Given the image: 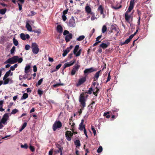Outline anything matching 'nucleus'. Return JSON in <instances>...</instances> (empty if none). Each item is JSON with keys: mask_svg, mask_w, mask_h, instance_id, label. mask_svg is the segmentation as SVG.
I'll return each mask as SVG.
<instances>
[{"mask_svg": "<svg viewBox=\"0 0 155 155\" xmlns=\"http://www.w3.org/2000/svg\"><path fill=\"white\" fill-rule=\"evenodd\" d=\"M29 148L32 152H33L35 151V148L34 146L30 145L29 146Z\"/></svg>", "mask_w": 155, "mask_h": 155, "instance_id": "nucleus-48", "label": "nucleus"}, {"mask_svg": "<svg viewBox=\"0 0 155 155\" xmlns=\"http://www.w3.org/2000/svg\"><path fill=\"white\" fill-rule=\"evenodd\" d=\"M15 51V46H13L12 48L10 50V52L11 54H13Z\"/></svg>", "mask_w": 155, "mask_h": 155, "instance_id": "nucleus-43", "label": "nucleus"}, {"mask_svg": "<svg viewBox=\"0 0 155 155\" xmlns=\"http://www.w3.org/2000/svg\"><path fill=\"white\" fill-rule=\"evenodd\" d=\"M102 37V35H100L98 36L96 38V41H99V40Z\"/></svg>", "mask_w": 155, "mask_h": 155, "instance_id": "nucleus-60", "label": "nucleus"}, {"mask_svg": "<svg viewBox=\"0 0 155 155\" xmlns=\"http://www.w3.org/2000/svg\"><path fill=\"white\" fill-rule=\"evenodd\" d=\"M111 31H110V33H112L114 32H117V34L116 35V36H117V35L118 33H119V29L117 28L116 27L115 25H111Z\"/></svg>", "mask_w": 155, "mask_h": 155, "instance_id": "nucleus-8", "label": "nucleus"}, {"mask_svg": "<svg viewBox=\"0 0 155 155\" xmlns=\"http://www.w3.org/2000/svg\"><path fill=\"white\" fill-rule=\"evenodd\" d=\"M57 30L58 32L61 33L63 32V28L60 25H58L57 27Z\"/></svg>", "mask_w": 155, "mask_h": 155, "instance_id": "nucleus-21", "label": "nucleus"}, {"mask_svg": "<svg viewBox=\"0 0 155 155\" xmlns=\"http://www.w3.org/2000/svg\"><path fill=\"white\" fill-rule=\"evenodd\" d=\"M72 34L71 33H69L68 35H66L65 36V39L66 42L70 41V40L72 38Z\"/></svg>", "mask_w": 155, "mask_h": 155, "instance_id": "nucleus-16", "label": "nucleus"}, {"mask_svg": "<svg viewBox=\"0 0 155 155\" xmlns=\"http://www.w3.org/2000/svg\"><path fill=\"white\" fill-rule=\"evenodd\" d=\"M110 43L109 42H107V43H105L104 42H102L101 44L100 45V47L103 49H105L109 45Z\"/></svg>", "mask_w": 155, "mask_h": 155, "instance_id": "nucleus-14", "label": "nucleus"}, {"mask_svg": "<svg viewBox=\"0 0 155 155\" xmlns=\"http://www.w3.org/2000/svg\"><path fill=\"white\" fill-rule=\"evenodd\" d=\"M18 66V64H15L14 66H12L10 67V69L11 71H13L15 70V68H16Z\"/></svg>", "mask_w": 155, "mask_h": 155, "instance_id": "nucleus-41", "label": "nucleus"}, {"mask_svg": "<svg viewBox=\"0 0 155 155\" xmlns=\"http://www.w3.org/2000/svg\"><path fill=\"white\" fill-rule=\"evenodd\" d=\"M37 92L38 94L40 96H41L43 93V91L39 89L38 90Z\"/></svg>", "mask_w": 155, "mask_h": 155, "instance_id": "nucleus-49", "label": "nucleus"}, {"mask_svg": "<svg viewBox=\"0 0 155 155\" xmlns=\"http://www.w3.org/2000/svg\"><path fill=\"white\" fill-rule=\"evenodd\" d=\"M68 25L70 27H74L75 26V20L73 17H72V18L69 20L68 22Z\"/></svg>", "mask_w": 155, "mask_h": 155, "instance_id": "nucleus-12", "label": "nucleus"}, {"mask_svg": "<svg viewBox=\"0 0 155 155\" xmlns=\"http://www.w3.org/2000/svg\"><path fill=\"white\" fill-rule=\"evenodd\" d=\"M101 41H97L95 42L93 45V46L94 47L96 46L99 43H100Z\"/></svg>", "mask_w": 155, "mask_h": 155, "instance_id": "nucleus-62", "label": "nucleus"}, {"mask_svg": "<svg viewBox=\"0 0 155 155\" xmlns=\"http://www.w3.org/2000/svg\"><path fill=\"white\" fill-rule=\"evenodd\" d=\"M93 91L92 87H91L89 89L87 92H86L85 93L91 94H92V91Z\"/></svg>", "mask_w": 155, "mask_h": 155, "instance_id": "nucleus-33", "label": "nucleus"}, {"mask_svg": "<svg viewBox=\"0 0 155 155\" xmlns=\"http://www.w3.org/2000/svg\"><path fill=\"white\" fill-rule=\"evenodd\" d=\"M62 126V124L60 121L56 120L53 125L52 129L55 131L58 129L60 128Z\"/></svg>", "mask_w": 155, "mask_h": 155, "instance_id": "nucleus-2", "label": "nucleus"}, {"mask_svg": "<svg viewBox=\"0 0 155 155\" xmlns=\"http://www.w3.org/2000/svg\"><path fill=\"white\" fill-rule=\"evenodd\" d=\"M25 49L26 50H29L30 48V46L28 45H26L25 46Z\"/></svg>", "mask_w": 155, "mask_h": 155, "instance_id": "nucleus-56", "label": "nucleus"}, {"mask_svg": "<svg viewBox=\"0 0 155 155\" xmlns=\"http://www.w3.org/2000/svg\"><path fill=\"white\" fill-rule=\"evenodd\" d=\"M3 80L4 81L3 84H6L8 83L10 79L9 78H7Z\"/></svg>", "mask_w": 155, "mask_h": 155, "instance_id": "nucleus-32", "label": "nucleus"}, {"mask_svg": "<svg viewBox=\"0 0 155 155\" xmlns=\"http://www.w3.org/2000/svg\"><path fill=\"white\" fill-rule=\"evenodd\" d=\"M102 147L101 146H100L97 150V152L98 153H101L102 151Z\"/></svg>", "mask_w": 155, "mask_h": 155, "instance_id": "nucleus-51", "label": "nucleus"}, {"mask_svg": "<svg viewBox=\"0 0 155 155\" xmlns=\"http://www.w3.org/2000/svg\"><path fill=\"white\" fill-rule=\"evenodd\" d=\"M99 89L97 88V87H96L95 88L93 89V91H96V93H98V91H99Z\"/></svg>", "mask_w": 155, "mask_h": 155, "instance_id": "nucleus-61", "label": "nucleus"}, {"mask_svg": "<svg viewBox=\"0 0 155 155\" xmlns=\"http://www.w3.org/2000/svg\"><path fill=\"white\" fill-rule=\"evenodd\" d=\"M43 78H42L40 80H39L38 81V83H37V84L38 86L40 85L42 83L43 81Z\"/></svg>", "mask_w": 155, "mask_h": 155, "instance_id": "nucleus-47", "label": "nucleus"}, {"mask_svg": "<svg viewBox=\"0 0 155 155\" xmlns=\"http://www.w3.org/2000/svg\"><path fill=\"white\" fill-rule=\"evenodd\" d=\"M8 117V114L5 113L3 116V117L0 122L4 124H5V123L7 121Z\"/></svg>", "mask_w": 155, "mask_h": 155, "instance_id": "nucleus-7", "label": "nucleus"}, {"mask_svg": "<svg viewBox=\"0 0 155 155\" xmlns=\"http://www.w3.org/2000/svg\"><path fill=\"white\" fill-rule=\"evenodd\" d=\"M107 30V28L105 25H104L102 29V32L103 33H104Z\"/></svg>", "mask_w": 155, "mask_h": 155, "instance_id": "nucleus-34", "label": "nucleus"}, {"mask_svg": "<svg viewBox=\"0 0 155 155\" xmlns=\"http://www.w3.org/2000/svg\"><path fill=\"white\" fill-rule=\"evenodd\" d=\"M17 60V62H18V63H21L23 59L21 58H18Z\"/></svg>", "mask_w": 155, "mask_h": 155, "instance_id": "nucleus-59", "label": "nucleus"}, {"mask_svg": "<svg viewBox=\"0 0 155 155\" xmlns=\"http://www.w3.org/2000/svg\"><path fill=\"white\" fill-rule=\"evenodd\" d=\"M80 67V65L77 64H76L74 67L73 69L71 72V75H74L76 71H78V69Z\"/></svg>", "mask_w": 155, "mask_h": 155, "instance_id": "nucleus-6", "label": "nucleus"}, {"mask_svg": "<svg viewBox=\"0 0 155 155\" xmlns=\"http://www.w3.org/2000/svg\"><path fill=\"white\" fill-rule=\"evenodd\" d=\"M121 7H122V6L121 5H120L119 7H115V6H113L112 7V8H114L115 9L117 10V9H118L120 8Z\"/></svg>", "mask_w": 155, "mask_h": 155, "instance_id": "nucleus-58", "label": "nucleus"}, {"mask_svg": "<svg viewBox=\"0 0 155 155\" xmlns=\"http://www.w3.org/2000/svg\"><path fill=\"white\" fill-rule=\"evenodd\" d=\"M129 12H128V11H127L126 12L125 14V18L127 21L130 23L129 20L131 17V15H128V13Z\"/></svg>", "mask_w": 155, "mask_h": 155, "instance_id": "nucleus-15", "label": "nucleus"}, {"mask_svg": "<svg viewBox=\"0 0 155 155\" xmlns=\"http://www.w3.org/2000/svg\"><path fill=\"white\" fill-rule=\"evenodd\" d=\"M135 0H131L130 1V6L127 11L128 12H130L133 8L135 3Z\"/></svg>", "mask_w": 155, "mask_h": 155, "instance_id": "nucleus-13", "label": "nucleus"}, {"mask_svg": "<svg viewBox=\"0 0 155 155\" xmlns=\"http://www.w3.org/2000/svg\"><path fill=\"white\" fill-rule=\"evenodd\" d=\"M33 71L35 72L37 71V68L36 65H34L33 66Z\"/></svg>", "mask_w": 155, "mask_h": 155, "instance_id": "nucleus-64", "label": "nucleus"}, {"mask_svg": "<svg viewBox=\"0 0 155 155\" xmlns=\"http://www.w3.org/2000/svg\"><path fill=\"white\" fill-rule=\"evenodd\" d=\"M79 45H76L75 47L74 50H73V53L76 57H78L81 54V52L82 51L81 49H79V50L78 51L79 49Z\"/></svg>", "mask_w": 155, "mask_h": 155, "instance_id": "nucleus-4", "label": "nucleus"}, {"mask_svg": "<svg viewBox=\"0 0 155 155\" xmlns=\"http://www.w3.org/2000/svg\"><path fill=\"white\" fill-rule=\"evenodd\" d=\"M91 130L93 132L94 134V136H95L96 135V131L94 127V126H91Z\"/></svg>", "mask_w": 155, "mask_h": 155, "instance_id": "nucleus-50", "label": "nucleus"}, {"mask_svg": "<svg viewBox=\"0 0 155 155\" xmlns=\"http://www.w3.org/2000/svg\"><path fill=\"white\" fill-rule=\"evenodd\" d=\"M69 31L67 30H65L63 32V35H66L67 34H69Z\"/></svg>", "mask_w": 155, "mask_h": 155, "instance_id": "nucleus-57", "label": "nucleus"}, {"mask_svg": "<svg viewBox=\"0 0 155 155\" xmlns=\"http://www.w3.org/2000/svg\"><path fill=\"white\" fill-rule=\"evenodd\" d=\"M69 50L68 48H66V50H64V52L62 54L63 57H64L70 51Z\"/></svg>", "mask_w": 155, "mask_h": 155, "instance_id": "nucleus-29", "label": "nucleus"}, {"mask_svg": "<svg viewBox=\"0 0 155 155\" xmlns=\"http://www.w3.org/2000/svg\"><path fill=\"white\" fill-rule=\"evenodd\" d=\"M98 11H100L101 15H104V8L101 5H100L98 8Z\"/></svg>", "mask_w": 155, "mask_h": 155, "instance_id": "nucleus-23", "label": "nucleus"}, {"mask_svg": "<svg viewBox=\"0 0 155 155\" xmlns=\"http://www.w3.org/2000/svg\"><path fill=\"white\" fill-rule=\"evenodd\" d=\"M110 113L109 112H105L104 113V116H105L107 118H109L110 117V115H109Z\"/></svg>", "mask_w": 155, "mask_h": 155, "instance_id": "nucleus-37", "label": "nucleus"}, {"mask_svg": "<svg viewBox=\"0 0 155 155\" xmlns=\"http://www.w3.org/2000/svg\"><path fill=\"white\" fill-rule=\"evenodd\" d=\"M86 99L85 98V93H82L80 94L79 97V102L80 103V107L81 108L78 112L79 115L82 113V110L86 106Z\"/></svg>", "mask_w": 155, "mask_h": 155, "instance_id": "nucleus-1", "label": "nucleus"}, {"mask_svg": "<svg viewBox=\"0 0 155 155\" xmlns=\"http://www.w3.org/2000/svg\"><path fill=\"white\" fill-rule=\"evenodd\" d=\"M58 146H59V147H58V150H57V152L58 153H60L62 152V150H63V147H61V146L59 144H58Z\"/></svg>", "mask_w": 155, "mask_h": 155, "instance_id": "nucleus-30", "label": "nucleus"}, {"mask_svg": "<svg viewBox=\"0 0 155 155\" xmlns=\"http://www.w3.org/2000/svg\"><path fill=\"white\" fill-rule=\"evenodd\" d=\"M91 15H92V16L91 18V20L93 21L95 20L96 19H97V18L95 16L94 13L93 12V14Z\"/></svg>", "mask_w": 155, "mask_h": 155, "instance_id": "nucleus-54", "label": "nucleus"}, {"mask_svg": "<svg viewBox=\"0 0 155 155\" xmlns=\"http://www.w3.org/2000/svg\"><path fill=\"white\" fill-rule=\"evenodd\" d=\"M36 13H35V12H34V11H31V14H29L28 15V16H33L35 15V14H36Z\"/></svg>", "mask_w": 155, "mask_h": 155, "instance_id": "nucleus-55", "label": "nucleus"}, {"mask_svg": "<svg viewBox=\"0 0 155 155\" xmlns=\"http://www.w3.org/2000/svg\"><path fill=\"white\" fill-rule=\"evenodd\" d=\"M69 124L70 125H71V130L75 134H77V132H74V127L75 125V124L73 122V121H70L69 122Z\"/></svg>", "mask_w": 155, "mask_h": 155, "instance_id": "nucleus-19", "label": "nucleus"}, {"mask_svg": "<svg viewBox=\"0 0 155 155\" xmlns=\"http://www.w3.org/2000/svg\"><path fill=\"white\" fill-rule=\"evenodd\" d=\"M10 74L11 76H12L13 74L12 72L11 73V70H9L8 71L6 72V73L5 74V75H4L3 78V80H5L10 75Z\"/></svg>", "mask_w": 155, "mask_h": 155, "instance_id": "nucleus-17", "label": "nucleus"}, {"mask_svg": "<svg viewBox=\"0 0 155 155\" xmlns=\"http://www.w3.org/2000/svg\"><path fill=\"white\" fill-rule=\"evenodd\" d=\"M20 37L23 40H26L25 35L24 33H21L20 34Z\"/></svg>", "mask_w": 155, "mask_h": 155, "instance_id": "nucleus-40", "label": "nucleus"}, {"mask_svg": "<svg viewBox=\"0 0 155 155\" xmlns=\"http://www.w3.org/2000/svg\"><path fill=\"white\" fill-rule=\"evenodd\" d=\"M62 85V84L57 83L53 85V86L54 87H57Z\"/></svg>", "mask_w": 155, "mask_h": 155, "instance_id": "nucleus-52", "label": "nucleus"}, {"mask_svg": "<svg viewBox=\"0 0 155 155\" xmlns=\"http://www.w3.org/2000/svg\"><path fill=\"white\" fill-rule=\"evenodd\" d=\"M85 38V37L84 35H81L77 39V40L78 41H81L83 40Z\"/></svg>", "mask_w": 155, "mask_h": 155, "instance_id": "nucleus-35", "label": "nucleus"}, {"mask_svg": "<svg viewBox=\"0 0 155 155\" xmlns=\"http://www.w3.org/2000/svg\"><path fill=\"white\" fill-rule=\"evenodd\" d=\"M85 11L88 14H93V12H91V8L88 5L86 6Z\"/></svg>", "mask_w": 155, "mask_h": 155, "instance_id": "nucleus-20", "label": "nucleus"}, {"mask_svg": "<svg viewBox=\"0 0 155 155\" xmlns=\"http://www.w3.org/2000/svg\"><path fill=\"white\" fill-rule=\"evenodd\" d=\"M130 40L129 38L126 39L125 41L123 43V44H128L130 41Z\"/></svg>", "mask_w": 155, "mask_h": 155, "instance_id": "nucleus-53", "label": "nucleus"}, {"mask_svg": "<svg viewBox=\"0 0 155 155\" xmlns=\"http://www.w3.org/2000/svg\"><path fill=\"white\" fill-rule=\"evenodd\" d=\"M141 19V18L140 17H138V19L137 21V23H138V26L137 27V28H138V29H140V21Z\"/></svg>", "mask_w": 155, "mask_h": 155, "instance_id": "nucleus-44", "label": "nucleus"}, {"mask_svg": "<svg viewBox=\"0 0 155 155\" xmlns=\"http://www.w3.org/2000/svg\"><path fill=\"white\" fill-rule=\"evenodd\" d=\"M28 95L27 93H25L23 94L22 97H21V100H22L25 99L28 97Z\"/></svg>", "mask_w": 155, "mask_h": 155, "instance_id": "nucleus-27", "label": "nucleus"}, {"mask_svg": "<svg viewBox=\"0 0 155 155\" xmlns=\"http://www.w3.org/2000/svg\"><path fill=\"white\" fill-rule=\"evenodd\" d=\"M31 68V66L28 64H27L25 68V72L27 74L29 73L30 71V69Z\"/></svg>", "mask_w": 155, "mask_h": 155, "instance_id": "nucleus-22", "label": "nucleus"}, {"mask_svg": "<svg viewBox=\"0 0 155 155\" xmlns=\"http://www.w3.org/2000/svg\"><path fill=\"white\" fill-rule=\"evenodd\" d=\"M33 32L35 33H36L37 34V35L38 36L39 34L41 33V30L40 29H38V30L32 31Z\"/></svg>", "mask_w": 155, "mask_h": 155, "instance_id": "nucleus-39", "label": "nucleus"}, {"mask_svg": "<svg viewBox=\"0 0 155 155\" xmlns=\"http://www.w3.org/2000/svg\"><path fill=\"white\" fill-rule=\"evenodd\" d=\"M21 148L27 149L28 147V146L27 143H25L24 145L21 144Z\"/></svg>", "mask_w": 155, "mask_h": 155, "instance_id": "nucleus-42", "label": "nucleus"}, {"mask_svg": "<svg viewBox=\"0 0 155 155\" xmlns=\"http://www.w3.org/2000/svg\"><path fill=\"white\" fill-rule=\"evenodd\" d=\"M111 79V76L110 75V72L108 73L107 80L106 81L105 83H107L108 81H109Z\"/></svg>", "mask_w": 155, "mask_h": 155, "instance_id": "nucleus-45", "label": "nucleus"}, {"mask_svg": "<svg viewBox=\"0 0 155 155\" xmlns=\"http://www.w3.org/2000/svg\"><path fill=\"white\" fill-rule=\"evenodd\" d=\"M101 72H102V71L101 70H100L95 73L94 78V81H96L97 80L99 76L100 75V74Z\"/></svg>", "mask_w": 155, "mask_h": 155, "instance_id": "nucleus-18", "label": "nucleus"}, {"mask_svg": "<svg viewBox=\"0 0 155 155\" xmlns=\"http://www.w3.org/2000/svg\"><path fill=\"white\" fill-rule=\"evenodd\" d=\"M96 70H94L93 68H87L85 69L84 71V73L85 75H87L88 74L91 73Z\"/></svg>", "mask_w": 155, "mask_h": 155, "instance_id": "nucleus-10", "label": "nucleus"}, {"mask_svg": "<svg viewBox=\"0 0 155 155\" xmlns=\"http://www.w3.org/2000/svg\"><path fill=\"white\" fill-rule=\"evenodd\" d=\"M31 49L32 52L35 54H37L39 51V48L37 44L36 43H33L31 45Z\"/></svg>", "mask_w": 155, "mask_h": 155, "instance_id": "nucleus-3", "label": "nucleus"}, {"mask_svg": "<svg viewBox=\"0 0 155 155\" xmlns=\"http://www.w3.org/2000/svg\"><path fill=\"white\" fill-rule=\"evenodd\" d=\"M13 44L15 46H17L18 45V42L17 40L15 38H13Z\"/></svg>", "mask_w": 155, "mask_h": 155, "instance_id": "nucleus-36", "label": "nucleus"}, {"mask_svg": "<svg viewBox=\"0 0 155 155\" xmlns=\"http://www.w3.org/2000/svg\"><path fill=\"white\" fill-rule=\"evenodd\" d=\"M18 111V110L16 109H13L11 113V114H15Z\"/></svg>", "mask_w": 155, "mask_h": 155, "instance_id": "nucleus-46", "label": "nucleus"}, {"mask_svg": "<svg viewBox=\"0 0 155 155\" xmlns=\"http://www.w3.org/2000/svg\"><path fill=\"white\" fill-rule=\"evenodd\" d=\"M26 27L28 31H32V29L31 26L28 22L26 23Z\"/></svg>", "mask_w": 155, "mask_h": 155, "instance_id": "nucleus-25", "label": "nucleus"}, {"mask_svg": "<svg viewBox=\"0 0 155 155\" xmlns=\"http://www.w3.org/2000/svg\"><path fill=\"white\" fill-rule=\"evenodd\" d=\"M13 64L14 63H13V61H12V58H9L7 60L5 61L4 62L5 64Z\"/></svg>", "mask_w": 155, "mask_h": 155, "instance_id": "nucleus-24", "label": "nucleus"}, {"mask_svg": "<svg viewBox=\"0 0 155 155\" xmlns=\"http://www.w3.org/2000/svg\"><path fill=\"white\" fill-rule=\"evenodd\" d=\"M61 64H58L56 67V69H57V70H58V69H59L60 68V67H61Z\"/></svg>", "mask_w": 155, "mask_h": 155, "instance_id": "nucleus-63", "label": "nucleus"}, {"mask_svg": "<svg viewBox=\"0 0 155 155\" xmlns=\"http://www.w3.org/2000/svg\"><path fill=\"white\" fill-rule=\"evenodd\" d=\"M7 11V9L5 8L4 9H2L0 10V13L2 15L4 14Z\"/></svg>", "mask_w": 155, "mask_h": 155, "instance_id": "nucleus-31", "label": "nucleus"}, {"mask_svg": "<svg viewBox=\"0 0 155 155\" xmlns=\"http://www.w3.org/2000/svg\"><path fill=\"white\" fill-rule=\"evenodd\" d=\"M74 143L75 145L77 146V147H79L81 146V143L80 141L79 140H76L74 141Z\"/></svg>", "mask_w": 155, "mask_h": 155, "instance_id": "nucleus-26", "label": "nucleus"}, {"mask_svg": "<svg viewBox=\"0 0 155 155\" xmlns=\"http://www.w3.org/2000/svg\"><path fill=\"white\" fill-rule=\"evenodd\" d=\"M86 81V78L82 77V78L80 79L78 82L76 84V86L78 87L84 83Z\"/></svg>", "mask_w": 155, "mask_h": 155, "instance_id": "nucleus-11", "label": "nucleus"}, {"mask_svg": "<svg viewBox=\"0 0 155 155\" xmlns=\"http://www.w3.org/2000/svg\"><path fill=\"white\" fill-rule=\"evenodd\" d=\"M12 58L13 61V63H15L17 62V59H18V57L16 56H14L12 57Z\"/></svg>", "mask_w": 155, "mask_h": 155, "instance_id": "nucleus-28", "label": "nucleus"}, {"mask_svg": "<svg viewBox=\"0 0 155 155\" xmlns=\"http://www.w3.org/2000/svg\"><path fill=\"white\" fill-rule=\"evenodd\" d=\"M75 60L72 61H71L70 63H66L64 65V67L63 68V70H64L66 68L71 66L73 65L75 63Z\"/></svg>", "mask_w": 155, "mask_h": 155, "instance_id": "nucleus-9", "label": "nucleus"}, {"mask_svg": "<svg viewBox=\"0 0 155 155\" xmlns=\"http://www.w3.org/2000/svg\"><path fill=\"white\" fill-rule=\"evenodd\" d=\"M73 133H72L71 131L67 130L65 133V137L67 140L68 141H70L71 140V137L73 135Z\"/></svg>", "mask_w": 155, "mask_h": 155, "instance_id": "nucleus-5", "label": "nucleus"}, {"mask_svg": "<svg viewBox=\"0 0 155 155\" xmlns=\"http://www.w3.org/2000/svg\"><path fill=\"white\" fill-rule=\"evenodd\" d=\"M79 127V129L81 131H82L84 128H85L84 125L83 124H80Z\"/></svg>", "mask_w": 155, "mask_h": 155, "instance_id": "nucleus-38", "label": "nucleus"}]
</instances>
